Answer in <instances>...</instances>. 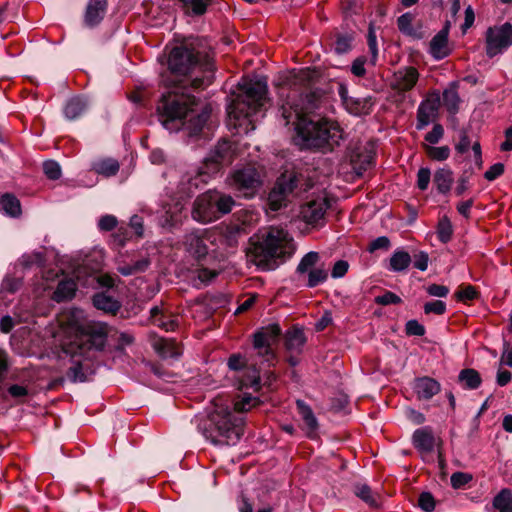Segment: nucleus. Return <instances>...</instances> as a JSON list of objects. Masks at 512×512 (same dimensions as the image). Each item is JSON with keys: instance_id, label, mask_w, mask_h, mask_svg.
<instances>
[{"instance_id": "nucleus-1", "label": "nucleus", "mask_w": 512, "mask_h": 512, "mask_svg": "<svg viewBox=\"0 0 512 512\" xmlns=\"http://www.w3.org/2000/svg\"><path fill=\"white\" fill-rule=\"evenodd\" d=\"M313 99V94L304 97L296 90H290L280 107L281 117L285 126L294 127L296 139L302 147L331 151L339 145L343 131L335 121L327 118L314 120L309 116L316 107Z\"/></svg>"}, {"instance_id": "nucleus-2", "label": "nucleus", "mask_w": 512, "mask_h": 512, "mask_svg": "<svg viewBox=\"0 0 512 512\" xmlns=\"http://www.w3.org/2000/svg\"><path fill=\"white\" fill-rule=\"evenodd\" d=\"M259 404L258 397L246 393L235 401L216 398L213 411L200 427L202 434L214 445H235L244 433V419L241 414Z\"/></svg>"}, {"instance_id": "nucleus-3", "label": "nucleus", "mask_w": 512, "mask_h": 512, "mask_svg": "<svg viewBox=\"0 0 512 512\" xmlns=\"http://www.w3.org/2000/svg\"><path fill=\"white\" fill-rule=\"evenodd\" d=\"M168 67L174 77L171 81L165 80L168 91H187L188 84L194 89H203L210 85L214 78V64L208 54L187 45L177 46L171 50Z\"/></svg>"}, {"instance_id": "nucleus-4", "label": "nucleus", "mask_w": 512, "mask_h": 512, "mask_svg": "<svg viewBox=\"0 0 512 512\" xmlns=\"http://www.w3.org/2000/svg\"><path fill=\"white\" fill-rule=\"evenodd\" d=\"M109 327L103 322H87L78 327L71 341L63 345V352L70 356L73 365L67 376L73 382H84L93 370V361L107 343Z\"/></svg>"}, {"instance_id": "nucleus-5", "label": "nucleus", "mask_w": 512, "mask_h": 512, "mask_svg": "<svg viewBox=\"0 0 512 512\" xmlns=\"http://www.w3.org/2000/svg\"><path fill=\"white\" fill-rule=\"evenodd\" d=\"M196 105V97L188 91H167L157 104V114L166 129L177 131L183 128L189 136H198L210 118L211 109L206 105L196 112Z\"/></svg>"}, {"instance_id": "nucleus-6", "label": "nucleus", "mask_w": 512, "mask_h": 512, "mask_svg": "<svg viewBox=\"0 0 512 512\" xmlns=\"http://www.w3.org/2000/svg\"><path fill=\"white\" fill-rule=\"evenodd\" d=\"M239 94L227 108L228 126L236 133L254 129V116L266 101L267 85L261 81L243 78L239 83Z\"/></svg>"}, {"instance_id": "nucleus-7", "label": "nucleus", "mask_w": 512, "mask_h": 512, "mask_svg": "<svg viewBox=\"0 0 512 512\" xmlns=\"http://www.w3.org/2000/svg\"><path fill=\"white\" fill-rule=\"evenodd\" d=\"M292 238L282 228L271 227L262 239L253 243L248 257L261 270H273L278 266L277 260L290 256Z\"/></svg>"}, {"instance_id": "nucleus-8", "label": "nucleus", "mask_w": 512, "mask_h": 512, "mask_svg": "<svg viewBox=\"0 0 512 512\" xmlns=\"http://www.w3.org/2000/svg\"><path fill=\"white\" fill-rule=\"evenodd\" d=\"M228 185L245 198L254 197L262 186V175L253 165L235 169L227 179Z\"/></svg>"}, {"instance_id": "nucleus-9", "label": "nucleus", "mask_w": 512, "mask_h": 512, "mask_svg": "<svg viewBox=\"0 0 512 512\" xmlns=\"http://www.w3.org/2000/svg\"><path fill=\"white\" fill-rule=\"evenodd\" d=\"M280 335L281 328L279 324L273 323L261 328L253 336V348L263 358V362H266L269 366L273 365L275 360L272 345L278 342Z\"/></svg>"}, {"instance_id": "nucleus-10", "label": "nucleus", "mask_w": 512, "mask_h": 512, "mask_svg": "<svg viewBox=\"0 0 512 512\" xmlns=\"http://www.w3.org/2000/svg\"><path fill=\"white\" fill-rule=\"evenodd\" d=\"M512 45V24L489 27L486 31V54L488 57L501 54Z\"/></svg>"}, {"instance_id": "nucleus-11", "label": "nucleus", "mask_w": 512, "mask_h": 512, "mask_svg": "<svg viewBox=\"0 0 512 512\" xmlns=\"http://www.w3.org/2000/svg\"><path fill=\"white\" fill-rule=\"evenodd\" d=\"M297 187V177L293 173H284L276 181L268 195V208L278 211L287 205L288 196Z\"/></svg>"}, {"instance_id": "nucleus-12", "label": "nucleus", "mask_w": 512, "mask_h": 512, "mask_svg": "<svg viewBox=\"0 0 512 512\" xmlns=\"http://www.w3.org/2000/svg\"><path fill=\"white\" fill-rule=\"evenodd\" d=\"M441 97L438 90H433L420 102L416 113V129L423 130L435 123L439 117Z\"/></svg>"}, {"instance_id": "nucleus-13", "label": "nucleus", "mask_w": 512, "mask_h": 512, "mask_svg": "<svg viewBox=\"0 0 512 512\" xmlns=\"http://www.w3.org/2000/svg\"><path fill=\"white\" fill-rule=\"evenodd\" d=\"M192 216L196 221L209 223L217 220L213 191L209 190L194 201Z\"/></svg>"}, {"instance_id": "nucleus-14", "label": "nucleus", "mask_w": 512, "mask_h": 512, "mask_svg": "<svg viewBox=\"0 0 512 512\" xmlns=\"http://www.w3.org/2000/svg\"><path fill=\"white\" fill-rule=\"evenodd\" d=\"M374 157L375 149L373 144L359 145L350 153V164L354 172L358 176H362L373 165Z\"/></svg>"}, {"instance_id": "nucleus-15", "label": "nucleus", "mask_w": 512, "mask_h": 512, "mask_svg": "<svg viewBox=\"0 0 512 512\" xmlns=\"http://www.w3.org/2000/svg\"><path fill=\"white\" fill-rule=\"evenodd\" d=\"M329 203L324 196H317L305 202L301 206L300 214L308 224H318L324 219Z\"/></svg>"}, {"instance_id": "nucleus-16", "label": "nucleus", "mask_w": 512, "mask_h": 512, "mask_svg": "<svg viewBox=\"0 0 512 512\" xmlns=\"http://www.w3.org/2000/svg\"><path fill=\"white\" fill-rule=\"evenodd\" d=\"M234 160L233 144L223 139L218 142L206 159V165L212 166L213 170H219L221 166L230 165Z\"/></svg>"}, {"instance_id": "nucleus-17", "label": "nucleus", "mask_w": 512, "mask_h": 512, "mask_svg": "<svg viewBox=\"0 0 512 512\" xmlns=\"http://www.w3.org/2000/svg\"><path fill=\"white\" fill-rule=\"evenodd\" d=\"M419 72L413 66L398 69L393 76L392 88L399 93L411 91L419 80Z\"/></svg>"}, {"instance_id": "nucleus-18", "label": "nucleus", "mask_w": 512, "mask_h": 512, "mask_svg": "<svg viewBox=\"0 0 512 512\" xmlns=\"http://www.w3.org/2000/svg\"><path fill=\"white\" fill-rule=\"evenodd\" d=\"M150 319L155 326L166 332L175 331L179 325L178 316L164 307L151 308Z\"/></svg>"}, {"instance_id": "nucleus-19", "label": "nucleus", "mask_w": 512, "mask_h": 512, "mask_svg": "<svg viewBox=\"0 0 512 512\" xmlns=\"http://www.w3.org/2000/svg\"><path fill=\"white\" fill-rule=\"evenodd\" d=\"M413 390L418 400H430L441 391V384L429 376L418 377L414 380Z\"/></svg>"}, {"instance_id": "nucleus-20", "label": "nucleus", "mask_w": 512, "mask_h": 512, "mask_svg": "<svg viewBox=\"0 0 512 512\" xmlns=\"http://www.w3.org/2000/svg\"><path fill=\"white\" fill-rule=\"evenodd\" d=\"M184 205L179 200H172L163 206V214L159 218V223L164 228H172L182 221Z\"/></svg>"}, {"instance_id": "nucleus-21", "label": "nucleus", "mask_w": 512, "mask_h": 512, "mask_svg": "<svg viewBox=\"0 0 512 512\" xmlns=\"http://www.w3.org/2000/svg\"><path fill=\"white\" fill-rule=\"evenodd\" d=\"M429 53L435 60H442L450 55L446 30H440L430 41Z\"/></svg>"}, {"instance_id": "nucleus-22", "label": "nucleus", "mask_w": 512, "mask_h": 512, "mask_svg": "<svg viewBox=\"0 0 512 512\" xmlns=\"http://www.w3.org/2000/svg\"><path fill=\"white\" fill-rule=\"evenodd\" d=\"M155 352L161 358H178L181 354V348L179 344L170 338H157L152 344Z\"/></svg>"}, {"instance_id": "nucleus-23", "label": "nucleus", "mask_w": 512, "mask_h": 512, "mask_svg": "<svg viewBox=\"0 0 512 512\" xmlns=\"http://www.w3.org/2000/svg\"><path fill=\"white\" fill-rule=\"evenodd\" d=\"M414 447L425 453L433 451L435 446V438L429 427H423L415 430L412 436Z\"/></svg>"}, {"instance_id": "nucleus-24", "label": "nucleus", "mask_w": 512, "mask_h": 512, "mask_svg": "<svg viewBox=\"0 0 512 512\" xmlns=\"http://www.w3.org/2000/svg\"><path fill=\"white\" fill-rule=\"evenodd\" d=\"M106 0H90L85 13V23L94 27L101 22L106 11Z\"/></svg>"}, {"instance_id": "nucleus-25", "label": "nucleus", "mask_w": 512, "mask_h": 512, "mask_svg": "<svg viewBox=\"0 0 512 512\" xmlns=\"http://www.w3.org/2000/svg\"><path fill=\"white\" fill-rule=\"evenodd\" d=\"M238 388H253L257 391L260 387V372L255 366L244 368L240 374H237Z\"/></svg>"}, {"instance_id": "nucleus-26", "label": "nucleus", "mask_w": 512, "mask_h": 512, "mask_svg": "<svg viewBox=\"0 0 512 512\" xmlns=\"http://www.w3.org/2000/svg\"><path fill=\"white\" fill-rule=\"evenodd\" d=\"M0 212L12 218L19 217L22 213L21 203L19 199L11 193L1 194Z\"/></svg>"}, {"instance_id": "nucleus-27", "label": "nucleus", "mask_w": 512, "mask_h": 512, "mask_svg": "<svg viewBox=\"0 0 512 512\" xmlns=\"http://www.w3.org/2000/svg\"><path fill=\"white\" fill-rule=\"evenodd\" d=\"M373 102L370 97L356 98L351 97L345 101V109L352 115L363 116L368 115L372 110Z\"/></svg>"}, {"instance_id": "nucleus-28", "label": "nucleus", "mask_w": 512, "mask_h": 512, "mask_svg": "<svg viewBox=\"0 0 512 512\" xmlns=\"http://www.w3.org/2000/svg\"><path fill=\"white\" fill-rule=\"evenodd\" d=\"M187 250L197 259H200L206 256L208 252L207 245L205 244L204 239L197 233L192 232L185 236L184 241Z\"/></svg>"}, {"instance_id": "nucleus-29", "label": "nucleus", "mask_w": 512, "mask_h": 512, "mask_svg": "<svg viewBox=\"0 0 512 512\" xmlns=\"http://www.w3.org/2000/svg\"><path fill=\"white\" fill-rule=\"evenodd\" d=\"M433 181L440 194H447L453 183L452 170L448 167L437 169L434 173Z\"/></svg>"}, {"instance_id": "nucleus-30", "label": "nucleus", "mask_w": 512, "mask_h": 512, "mask_svg": "<svg viewBox=\"0 0 512 512\" xmlns=\"http://www.w3.org/2000/svg\"><path fill=\"white\" fill-rule=\"evenodd\" d=\"M305 336L301 329L292 328L287 331L285 336V347L291 353H300L305 344Z\"/></svg>"}, {"instance_id": "nucleus-31", "label": "nucleus", "mask_w": 512, "mask_h": 512, "mask_svg": "<svg viewBox=\"0 0 512 512\" xmlns=\"http://www.w3.org/2000/svg\"><path fill=\"white\" fill-rule=\"evenodd\" d=\"M186 15L202 16L214 0H178Z\"/></svg>"}, {"instance_id": "nucleus-32", "label": "nucleus", "mask_w": 512, "mask_h": 512, "mask_svg": "<svg viewBox=\"0 0 512 512\" xmlns=\"http://www.w3.org/2000/svg\"><path fill=\"white\" fill-rule=\"evenodd\" d=\"M93 305L98 310H103L104 312L116 314L120 309V303L114 299L112 296H109L105 293H97L93 296Z\"/></svg>"}, {"instance_id": "nucleus-33", "label": "nucleus", "mask_w": 512, "mask_h": 512, "mask_svg": "<svg viewBox=\"0 0 512 512\" xmlns=\"http://www.w3.org/2000/svg\"><path fill=\"white\" fill-rule=\"evenodd\" d=\"M119 163L117 160L112 158L100 159L94 161L91 165V169L99 175L105 177H111L118 173Z\"/></svg>"}, {"instance_id": "nucleus-34", "label": "nucleus", "mask_w": 512, "mask_h": 512, "mask_svg": "<svg viewBox=\"0 0 512 512\" xmlns=\"http://www.w3.org/2000/svg\"><path fill=\"white\" fill-rule=\"evenodd\" d=\"M77 290V284L72 279H65L58 283L53 294V299L57 302L72 299Z\"/></svg>"}, {"instance_id": "nucleus-35", "label": "nucleus", "mask_w": 512, "mask_h": 512, "mask_svg": "<svg viewBox=\"0 0 512 512\" xmlns=\"http://www.w3.org/2000/svg\"><path fill=\"white\" fill-rule=\"evenodd\" d=\"M458 380L465 389L474 390L480 387L482 378L479 372L473 368H465L460 371Z\"/></svg>"}, {"instance_id": "nucleus-36", "label": "nucleus", "mask_w": 512, "mask_h": 512, "mask_svg": "<svg viewBox=\"0 0 512 512\" xmlns=\"http://www.w3.org/2000/svg\"><path fill=\"white\" fill-rule=\"evenodd\" d=\"M355 37L351 32H338L335 34V41L333 43L334 52L338 55L346 54L353 48Z\"/></svg>"}, {"instance_id": "nucleus-37", "label": "nucleus", "mask_w": 512, "mask_h": 512, "mask_svg": "<svg viewBox=\"0 0 512 512\" xmlns=\"http://www.w3.org/2000/svg\"><path fill=\"white\" fill-rule=\"evenodd\" d=\"M297 410L310 433H314L318 428V421L310 408L303 400L296 401Z\"/></svg>"}, {"instance_id": "nucleus-38", "label": "nucleus", "mask_w": 512, "mask_h": 512, "mask_svg": "<svg viewBox=\"0 0 512 512\" xmlns=\"http://www.w3.org/2000/svg\"><path fill=\"white\" fill-rule=\"evenodd\" d=\"M411 263V256L403 250H396L390 257L388 269L393 272L406 270Z\"/></svg>"}, {"instance_id": "nucleus-39", "label": "nucleus", "mask_w": 512, "mask_h": 512, "mask_svg": "<svg viewBox=\"0 0 512 512\" xmlns=\"http://www.w3.org/2000/svg\"><path fill=\"white\" fill-rule=\"evenodd\" d=\"M492 504L498 512H512V491L509 488L501 489Z\"/></svg>"}, {"instance_id": "nucleus-40", "label": "nucleus", "mask_w": 512, "mask_h": 512, "mask_svg": "<svg viewBox=\"0 0 512 512\" xmlns=\"http://www.w3.org/2000/svg\"><path fill=\"white\" fill-rule=\"evenodd\" d=\"M460 97L456 85L443 91V105L450 114H456L459 110Z\"/></svg>"}, {"instance_id": "nucleus-41", "label": "nucleus", "mask_w": 512, "mask_h": 512, "mask_svg": "<svg viewBox=\"0 0 512 512\" xmlns=\"http://www.w3.org/2000/svg\"><path fill=\"white\" fill-rule=\"evenodd\" d=\"M150 265L148 258H142L135 261L133 264L119 262L117 270L123 276H130L139 272H144Z\"/></svg>"}, {"instance_id": "nucleus-42", "label": "nucleus", "mask_w": 512, "mask_h": 512, "mask_svg": "<svg viewBox=\"0 0 512 512\" xmlns=\"http://www.w3.org/2000/svg\"><path fill=\"white\" fill-rule=\"evenodd\" d=\"M215 210L217 219L222 215L229 213L234 205V200L229 195H223L217 191H213Z\"/></svg>"}, {"instance_id": "nucleus-43", "label": "nucleus", "mask_w": 512, "mask_h": 512, "mask_svg": "<svg viewBox=\"0 0 512 512\" xmlns=\"http://www.w3.org/2000/svg\"><path fill=\"white\" fill-rule=\"evenodd\" d=\"M422 148L427 157L433 161H445L449 158L451 153V150L447 145L436 147L434 145L422 143Z\"/></svg>"}, {"instance_id": "nucleus-44", "label": "nucleus", "mask_w": 512, "mask_h": 512, "mask_svg": "<svg viewBox=\"0 0 512 512\" xmlns=\"http://www.w3.org/2000/svg\"><path fill=\"white\" fill-rule=\"evenodd\" d=\"M86 103L80 97L71 98L64 108V114L69 120L76 119L85 110Z\"/></svg>"}, {"instance_id": "nucleus-45", "label": "nucleus", "mask_w": 512, "mask_h": 512, "mask_svg": "<svg viewBox=\"0 0 512 512\" xmlns=\"http://www.w3.org/2000/svg\"><path fill=\"white\" fill-rule=\"evenodd\" d=\"M437 237L440 242L446 244L448 243L453 235V227L450 219L447 216H443L438 224L436 229Z\"/></svg>"}, {"instance_id": "nucleus-46", "label": "nucleus", "mask_w": 512, "mask_h": 512, "mask_svg": "<svg viewBox=\"0 0 512 512\" xmlns=\"http://www.w3.org/2000/svg\"><path fill=\"white\" fill-rule=\"evenodd\" d=\"M414 19L415 16L410 12H406L399 16L397 19V27L399 31L407 36H415L416 30L413 27Z\"/></svg>"}, {"instance_id": "nucleus-47", "label": "nucleus", "mask_w": 512, "mask_h": 512, "mask_svg": "<svg viewBox=\"0 0 512 512\" xmlns=\"http://www.w3.org/2000/svg\"><path fill=\"white\" fill-rule=\"evenodd\" d=\"M320 256L317 252L311 251L303 256L300 263L297 266V272L299 274L308 273L310 270L315 269V265L319 261Z\"/></svg>"}, {"instance_id": "nucleus-48", "label": "nucleus", "mask_w": 512, "mask_h": 512, "mask_svg": "<svg viewBox=\"0 0 512 512\" xmlns=\"http://www.w3.org/2000/svg\"><path fill=\"white\" fill-rule=\"evenodd\" d=\"M307 274L308 280L306 286L309 288L317 287L324 283L328 278V272L323 267L312 269Z\"/></svg>"}, {"instance_id": "nucleus-49", "label": "nucleus", "mask_w": 512, "mask_h": 512, "mask_svg": "<svg viewBox=\"0 0 512 512\" xmlns=\"http://www.w3.org/2000/svg\"><path fill=\"white\" fill-rule=\"evenodd\" d=\"M444 136V127L440 123H433L432 130L425 137V144L436 145Z\"/></svg>"}, {"instance_id": "nucleus-50", "label": "nucleus", "mask_w": 512, "mask_h": 512, "mask_svg": "<svg viewBox=\"0 0 512 512\" xmlns=\"http://www.w3.org/2000/svg\"><path fill=\"white\" fill-rule=\"evenodd\" d=\"M479 297V293L477 289L472 285L461 286L459 290L456 292V298L458 301L467 302L477 299Z\"/></svg>"}, {"instance_id": "nucleus-51", "label": "nucleus", "mask_w": 512, "mask_h": 512, "mask_svg": "<svg viewBox=\"0 0 512 512\" xmlns=\"http://www.w3.org/2000/svg\"><path fill=\"white\" fill-rule=\"evenodd\" d=\"M418 506L424 512H433L436 506V501L430 492H422L418 498Z\"/></svg>"}, {"instance_id": "nucleus-52", "label": "nucleus", "mask_w": 512, "mask_h": 512, "mask_svg": "<svg viewBox=\"0 0 512 512\" xmlns=\"http://www.w3.org/2000/svg\"><path fill=\"white\" fill-rule=\"evenodd\" d=\"M425 314L443 315L446 312V303L442 300L429 301L423 307Z\"/></svg>"}, {"instance_id": "nucleus-53", "label": "nucleus", "mask_w": 512, "mask_h": 512, "mask_svg": "<svg viewBox=\"0 0 512 512\" xmlns=\"http://www.w3.org/2000/svg\"><path fill=\"white\" fill-rule=\"evenodd\" d=\"M43 170L47 178L50 180H57L61 177V168L56 161L49 160L44 162Z\"/></svg>"}, {"instance_id": "nucleus-54", "label": "nucleus", "mask_w": 512, "mask_h": 512, "mask_svg": "<svg viewBox=\"0 0 512 512\" xmlns=\"http://www.w3.org/2000/svg\"><path fill=\"white\" fill-rule=\"evenodd\" d=\"M431 180V171L427 167H421L417 172V188L421 191L428 189Z\"/></svg>"}, {"instance_id": "nucleus-55", "label": "nucleus", "mask_w": 512, "mask_h": 512, "mask_svg": "<svg viewBox=\"0 0 512 512\" xmlns=\"http://www.w3.org/2000/svg\"><path fill=\"white\" fill-rule=\"evenodd\" d=\"M354 492L357 497H359L366 503H368L370 505H374L376 503L375 499L373 498L371 488L368 485H366V484L356 485Z\"/></svg>"}, {"instance_id": "nucleus-56", "label": "nucleus", "mask_w": 512, "mask_h": 512, "mask_svg": "<svg viewBox=\"0 0 512 512\" xmlns=\"http://www.w3.org/2000/svg\"><path fill=\"white\" fill-rule=\"evenodd\" d=\"M375 302L379 305H396L402 302L401 298L391 291H386L384 294L379 295L375 298Z\"/></svg>"}, {"instance_id": "nucleus-57", "label": "nucleus", "mask_w": 512, "mask_h": 512, "mask_svg": "<svg viewBox=\"0 0 512 512\" xmlns=\"http://www.w3.org/2000/svg\"><path fill=\"white\" fill-rule=\"evenodd\" d=\"M367 63V58L365 56L357 57L351 64L350 71L356 77H364L366 75L365 64Z\"/></svg>"}, {"instance_id": "nucleus-58", "label": "nucleus", "mask_w": 512, "mask_h": 512, "mask_svg": "<svg viewBox=\"0 0 512 512\" xmlns=\"http://www.w3.org/2000/svg\"><path fill=\"white\" fill-rule=\"evenodd\" d=\"M405 332L409 336H423L426 330L417 320H409L405 325Z\"/></svg>"}, {"instance_id": "nucleus-59", "label": "nucleus", "mask_w": 512, "mask_h": 512, "mask_svg": "<svg viewBox=\"0 0 512 512\" xmlns=\"http://www.w3.org/2000/svg\"><path fill=\"white\" fill-rule=\"evenodd\" d=\"M117 218L113 215H104L99 219L98 227L101 231H112L117 227Z\"/></svg>"}, {"instance_id": "nucleus-60", "label": "nucleus", "mask_w": 512, "mask_h": 512, "mask_svg": "<svg viewBox=\"0 0 512 512\" xmlns=\"http://www.w3.org/2000/svg\"><path fill=\"white\" fill-rule=\"evenodd\" d=\"M227 365L231 370L237 371L238 374H240L244 368H247L245 359L239 354L231 355L228 358Z\"/></svg>"}, {"instance_id": "nucleus-61", "label": "nucleus", "mask_w": 512, "mask_h": 512, "mask_svg": "<svg viewBox=\"0 0 512 512\" xmlns=\"http://www.w3.org/2000/svg\"><path fill=\"white\" fill-rule=\"evenodd\" d=\"M128 239L129 229L127 227H119L113 234V244L118 248L123 247Z\"/></svg>"}, {"instance_id": "nucleus-62", "label": "nucleus", "mask_w": 512, "mask_h": 512, "mask_svg": "<svg viewBox=\"0 0 512 512\" xmlns=\"http://www.w3.org/2000/svg\"><path fill=\"white\" fill-rule=\"evenodd\" d=\"M472 480V476L463 472H455L451 476V484L454 488H461Z\"/></svg>"}, {"instance_id": "nucleus-63", "label": "nucleus", "mask_w": 512, "mask_h": 512, "mask_svg": "<svg viewBox=\"0 0 512 512\" xmlns=\"http://www.w3.org/2000/svg\"><path fill=\"white\" fill-rule=\"evenodd\" d=\"M390 247V240L386 236H380L370 242L368 251L373 253L377 250H387Z\"/></svg>"}, {"instance_id": "nucleus-64", "label": "nucleus", "mask_w": 512, "mask_h": 512, "mask_svg": "<svg viewBox=\"0 0 512 512\" xmlns=\"http://www.w3.org/2000/svg\"><path fill=\"white\" fill-rule=\"evenodd\" d=\"M349 269V263L345 260H338L334 263L331 271L332 278H341L346 275Z\"/></svg>"}]
</instances>
